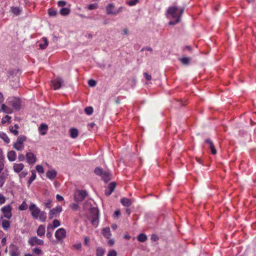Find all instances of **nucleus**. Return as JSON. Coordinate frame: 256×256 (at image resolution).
I'll use <instances>...</instances> for the list:
<instances>
[{"instance_id":"nucleus-3","label":"nucleus","mask_w":256,"mask_h":256,"mask_svg":"<svg viewBox=\"0 0 256 256\" xmlns=\"http://www.w3.org/2000/svg\"><path fill=\"white\" fill-rule=\"evenodd\" d=\"M26 137L24 136L20 135L17 138L16 141L14 144V148L17 150H23L24 145V142L26 141Z\"/></svg>"},{"instance_id":"nucleus-45","label":"nucleus","mask_w":256,"mask_h":256,"mask_svg":"<svg viewBox=\"0 0 256 256\" xmlns=\"http://www.w3.org/2000/svg\"><path fill=\"white\" fill-rule=\"evenodd\" d=\"M52 231H51V228L50 226H48L47 228V232H46V236L50 238L52 236Z\"/></svg>"},{"instance_id":"nucleus-1","label":"nucleus","mask_w":256,"mask_h":256,"mask_svg":"<svg viewBox=\"0 0 256 256\" xmlns=\"http://www.w3.org/2000/svg\"><path fill=\"white\" fill-rule=\"evenodd\" d=\"M184 11V8L178 9L176 6L170 7L167 10V16L169 18L174 19V20L170 21L168 24L174 25L180 22Z\"/></svg>"},{"instance_id":"nucleus-15","label":"nucleus","mask_w":256,"mask_h":256,"mask_svg":"<svg viewBox=\"0 0 256 256\" xmlns=\"http://www.w3.org/2000/svg\"><path fill=\"white\" fill-rule=\"evenodd\" d=\"M114 8V6L112 4H109L106 7V13L108 14H117L119 11H114L113 10Z\"/></svg>"},{"instance_id":"nucleus-21","label":"nucleus","mask_w":256,"mask_h":256,"mask_svg":"<svg viewBox=\"0 0 256 256\" xmlns=\"http://www.w3.org/2000/svg\"><path fill=\"white\" fill-rule=\"evenodd\" d=\"M120 202L124 206L128 207L132 205L131 200L127 198H122Z\"/></svg>"},{"instance_id":"nucleus-10","label":"nucleus","mask_w":256,"mask_h":256,"mask_svg":"<svg viewBox=\"0 0 256 256\" xmlns=\"http://www.w3.org/2000/svg\"><path fill=\"white\" fill-rule=\"evenodd\" d=\"M55 236L58 240L64 238L66 236V232L64 228H58L55 232Z\"/></svg>"},{"instance_id":"nucleus-23","label":"nucleus","mask_w":256,"mask_h":256,"mask_svg":"<svg viewBox=\"0 0 256 256\" xmlns=\"http://www.w3.org/2000/svg\"><path fill=\"white\" fill-rule=\"evenodd\" d=\"M0 138L2 139L6 144H9L10 142V139L8 137V135L4 132H0Z\"/></svg>"},{"instance_id":"nucleus-31","label":"nucleus","mask_w":256,"mask_h":256,"mask_svg":"<svg viewBox=\"0 0 256 256\" xmlns=\"http://www.w3.org/2000/svg\"><path fill=\"white\" fill-rule=\"evenodd\" d=\"M42 40L44 42V44H40L39 46L40 49L44 50L47 48L48 46V41L46 38H43Z\"/></svg>"},{"instance_id":"nucleus-18","label":"nucleus","mask_w":256,"mask_h":256,"mask_svg":"<svg viewBox=\"0 0 256 256\" xmlns=\"http://www.w3.org/2000/svg\"><path fill=\"white\" fill-rule=\"evenodd\" d=\"M102 234L104 238H110L112 236L110 228L106 227L104 228L102 230Z\"/></svg>"},{"instance_id":"nucleus-63","label":"nucleus","mask_w":256,"mask_h":256,"mask_svg":"<svg viewBox=\"0 0 256 256\" xmlns=\"http://www.w3.org/2000/svg\"><path fill=\"white\" fill-rule=\"evenodd\" d=\"M114 240L112 239H110L108 241V244L110 246H112L114 244Z\"/></svg>"},{"instance_id":"nucleus-34","label":"nucleus","mask_w":256,"mask_h":256,"mask_svg":"<svg viewBox=\"0 0 256 256\" xmlns=\"http://www.w3.org/2000/svg\"><path fill=\"white\" fill-rule=\"evenodd\" d=\"M147 240V236L146 234H140L138 236V240L140 242H144Z\"/></svg>"},{"instance_id":"nucleus-48","label":"nucleus","mask_w":256,"mask_h":256,"mask_svg":"<svg viewBox=\"0 0 256 256\" xmlns=\"http://www.w3.org/2000/svg\"><path fill=\"white\" fill-rule=\"evenodd\" d=\"M36 170L39 173H43L44 172L43 167L40 165H38L36 166Z\"/></svg>"},{"instance_id":"nucleus-12","label":"nucleus","mask_w":256,"mask_h":256,"mask_svg":"<svg viewBox=\"0 0 256 256\" xmlns=\"http://www.w3.org/2000/svg\"><path fill=\"white\" fill-rule=\"evenodd\" d=\"M28 243L31 246L40 245L42 246L44 244V241L38 238L36 236H33L30 238L28 240Z\"/></svg>"},{"instance_id":"nucleus-27","label":"nucleus","mask_w":256,"mask_h":256,"mask_svg":"<svg viewBox=\"0 0 256 256\" xmlns=\"http://www.w3.org/2000/svg\"><path fill=\"white\" fill-rule=\"evenodd\" d=\"M7 157L8 160H16V153L14 150H10L8 152Z\"/></svg>"},{"instance_id":"nucleus-57","label":"nucleus","mask_w":256,"mask_h":256,"mask_svg":"<svg viewBox=\"0 0 256 256\" xmlns=\"http://www.w3.org/2000/svg\"><path fill=\"white\" fill-rule=\"evenodd\" d=\"M116 217H118L120 215V210H116L114 212Z\"/></svg>"},{"instance_id":"nucleus-19","label":"nucleus","mask_w":256,"mask_h":256,"mask_svg":"<svg viewBox=\"0 0 256 256\" xmlns=\"http://www.w3.org/2000/svg\"><path fill=\"white\" fill-rule=\"evenodd\" d=\"M45 227L43 225H40L36 231L37 234L40 236H44L45 234Z\"/></svg>"},{"instance_id":"nucleus-26","label":"nucleus","mask_w":256,"mask_h":256,"mask_svg":"<svg viewBox=\"0 0 256 256\" xmlns=\"http://www.w3.org/2000/svg\"><path fill=\"white\" fill-rule=\"evenodd\" d=\"M70 12V9L67 8H62L60 10V14L63 16H68Z\"/></svg>"},{"instance_id":"nucleus-44","label":"nucleus","mask_w":256,"mask_h":256,"mask_svg":"<svg viewBox=\"0 0 256 256\" xmlns=\"http://www.w3.org/2000/svg\"><path fill=\"white\" fill-rule=\"evenodd\" d=\"M139 2V0H130L127 4L130 6H134L136 4Z\"/></svg>"},{"instance_id":"nucleus-42","label":"nucleus","mask_w":256,"mask_h":256,"mask_svg":"<svg viewBox=\"0 0 256 256\" xmlns=\"http://www.w3.org/2000/svg\"><path fill=\"white\" fill-rule=\"evenodd\" d=\"M57 14V11L56 10L50 8L48 10V14L50 16H54Z\"/></svg>"},{"instance_id":"nucleus-46","label":"nucleus","mask_w":256,"mask_h":256,"mask_svg":"<svg viewBox=\"0 0 256 256\" xmlns=\"http://www.w3.org/2000/svg\"><path fill=\"white\" fill-rule=\"evenodd\" d=\"M98 7V5L97 4H92L88 5V8L90 10H92L96 9Z\"/></svg>"},{"instance_id":"nucleus-28","label":"nucleus","mask_w":256,"mask_h":256,"mask_svg":"<svg viewBox=\"0 0 256 256\" xmlns=\"http://www.w3.org/2000/svg\"><path fill=\"white\" fill-rule=\"evenodd\" d=\"M48 129L47 125L42 124L39 127L40 132L42 134L44 135L46 134Z\"/></svg>"},{"instance_id":"nucleus-16","label":"nucleus","mask_w":256,"mask_h":256,"mask_svg":"<svg viewBox=\"0 0 256 256\" xmlns=\"http://www.w3.org/2000/svg\"><path fill=\"white\" fill-rule=\"evenodd\" d=\"M0 112H2L6 114H10L12 113L13 110L11 108H9L6 104H2L1 105V108L0 110Z\"/></svg>"},{"instance_id":"nucleus-41","label":"nucleus","mask_w":256,"mask_h":256,"mask_svg":"<svg viewBox=\"0 0 256 256\" xmlns=\"http://www.w3.org/2000/svg\"><path fill=\"white\" fill-rule=\"evenodd\" d=\"M180 60L184 64H188L190 62V59L188 58L184 57L181 58Z\"/></svg>"},{"instance_id":"nucleus-60","label":"nucleus","mask_w":256,"mask_h":256,"mask_svg":"<svg viewBox=\"0 0 256 256\" xmlns=\"http://www.w3.org/2000/svg\"><path fill=\"white\" fill-rule=\"evenodd\" d=\"M4 98L2 93L0 92V104H2L4 102Z\"/></svg>"},{"instance_id":"nucleus-47","label":"nucleus","mask_w":256,"mask_h":256,"mask_svg":"<svg viewBox=\"0 0 256 256\" xmlns=\"http://www.w3.org/2000/svg\"><path fill=\"white\" fill-rule=\"evenodd\" d=\"M44 206L46 208H50L52 206V200H48L44 203Z\"/></svg>"},{"instance_id":"nucleus-37","label":"nucleus","mask_w":256,"mask_h":256,"mask_svg":"<svg viewBox=\"0 0 256 256\" xmlns=\"http://www.w3.org/2000/svg\"><path fill=\"white\" fill-rule=\"evenodd\" d=\"M11 119V117L8 116V115H6V116L4 118H3L2 119V124H6V122H8V123H10V120Z\"/></svg>"},{"instance_id":"nucleus-61","label":"nucleus","mask_w":256,"mask_h":256,"mask_svg":"<svg viewBox=\"0 0 256 256\" xmlns=\"http://www.w3.org/2000/svg\"><path fill=\"white\" fill-rule=\"evenodd\" d=\"M151 239L154 241H156L158 240V237L156 235L154 234L152 236Z\"/></svg>"},{"instance_id":"nucleus-8","label":"nucleus","mask_w":256,"mask_h":256,"mask_svg":"<svg viewBox=\"0 0 256 256\" xmlns=\"http://www.w3.org/2000/svg\"><path fill=\"white\" fill-rule=\"evenodd\" d=\"M116 186V182H110L105 189V194L108 196H110L115 190Z\"/></svg>"},{"instance_id":"nucleus-13","label":"nucleus","mask_w":256,"mask_h":256,"mask_svg":"<svg viewBox=\"0 0 256 256\" xmlns=\"http://www.w3.org/2000/svg\"><path fill=\"white\" fill-rule=\"evenodd\" d=\"M92 212L94 214V216L91 220V222L93 226H96L98 224V211L96 210H92Z\"/></svg>"},{"instance_id":"nucleus-49","label":"nucleus","mask_w":256,"mask_h":256,"mask_svg":"<svg viewBox=\"0 0 256 256\" xmlns=\"http://www.w3.org/2000/svg\"><path fill=\"white\" fill-rule=\"evenodd\" d=\"M88 84L90 86L94 87L96 85V82L94 80H90L88 82Z\"/></svg>"},{"instance_id":"nucleus-56","label":"nucleus","mask_w":256,"mask_h":256,"mask_svg":"<svg viewBox=\"0 0 256 256\" xmlns=\"http://www.w3.org/2000/svg\"><path fill=\"white\" fill-rule=\"evenodd\" d=\"M70 208L73 210H76L78 209V204H70Z\"/></svg>"},{"instance_id":"nucleus-9","label":"nucleus","mask_w":256,"mask_h":256,"mask_svg":"<svg viewBox=\"0 0 256 256\" xmlns=\"http://www.w3.org/2000/svg\"><path fill=\"white\" fill-rule=\"evenodd\" d=\"M9 254L10 256H19L20 252L18 246L14 244H10L9 247Z\"/></svg>"},{"instance_id":"nucleus-2","label":"nucleus","mask_w":256,"mask_h":256,"mask_svg":"<svg viewBox=\"0 0 256 256\" xmlns=\"http://www.w3.org/2000/svg\"><path fill=\"white\" fill-rule=\"evenodd\" d=\"M29 210L32 216L36 220H38L42 222L46 221V213L41 210L34 204H31L29 206Z\"/></svg>"},{"instance_id":"nucleus-53","label":"nucleus","mask_w":256,"mask_h":256,"mask_svg":"<svg viewBox=\"0 0 256 256\" xmlns=\"http://www.w3.org/2000/svg\"><path fill=\"white\" fill-rule=\"evenodd\" d=\"M6 202L5 197L3 196V194H0V204H4Z\"/></svg>"},{"instance_id":"nucleus-7","label":"nucleus","mask_w":256,"mask_h":256,"mask_svg":"<svg viewBox=\"0 0 256 256\" xmlns=\"http://www.w3.org/2000/svg\"><path fill=\"white\" fill-rule=\"evenodd\" d=\"M86 190H80L78 194H76L74 196V200L76 202H81L86 198L87 196Z\"/></svg>"},{"instance_id":"nucleus-5","label":"nucleus","mask_w":256,"mask_h":256,"mask_svg":"<svg viewBox=\"0 0 256 256\" xmlns=\"http://www.w3.org/2000/svg\"><path fill=\"white\" fill-rule=\"evenodd\" d=\"M12 208L10 205L5 206L1 208V211L4 214V216L8 219H10L12 216Z\"/></svg>"},{"instance_id":"nucleus-32","label":"nucleus","mask_w":256,"mask_h":256,"mask_svg":"<svg viewBox=\"0 0 256 256\" xmlns=\"http://www.w3.org/2000/svg\"><path fill=\"white\" fill-rule=\"evenodd\" d=\"M36 174L34 170L32 171V175L28 181V186L30 185L32 182L36 179Z\"/></svg>"},{"instance_id":"nucleus-39","label":"nucleus","mask_w":256,"mask_h":256,"mask_svg":"<svg viewBox=\"0 0 256 256\" xmlns=\"http://www.w3.org/2000/svg\"><path fill=\"white\" fill-rule=\"evenodd\" d=\"M104 172L102 170V168H100L99 167L96 168L94 170V173L98 175V176H102V174H103Z\"/></svg>"},{"instance_id":"nucleus-64","label":"nucleus","mask_w":256,"mask_h":256,"mask_svg":"<svg viewBox=\"0 0 256 256\" xmlns=\"http://www.w3.org/2000/svg\"><path fill=\"white\" fill-rule=\"evenodd\" d=\"M89 238L88 237H85L84 238V244L87 245L88 242H89Z\"/></svg>"},{"instance_id":"nucleus-35","label":"nucleus","mask_w":256,"mask_h":256,"mask_svg":"<svg viewBox=\"0 0 256 256\" xmlns=\"http://www.w3.org/2000/svg\"><path fill=\"white\" fill-rule=\"evenodd\" d=\"M104 254V250L101 247H98L96 250V256H103Z\"/></svg>"},{"instance_id":"nucleus-6","label":"nucleus","mask_w":256,"mask_h":256,"mask_svg":"<svg viewBox=\"0 0 256 256\" xmlns=\"http://www.w3.org/2000/svg\"><path fill=\"white\" fill-rule=\"evenodd\" d=\"M62 211V206H58L55 208H54L50 210L49 212V218L50 219H52L54 218L57 217L58 214Z\"/></svg>"},{"instance_id":"nucleus-58","label":"nucleus","mask_w":256,"mask_h":256,"mask_svg":"<svg viewBox=\"0 0 256 256\" xmlns=\"http://www.w3.org/2000/svg\"><path fill=\"white\" fill-rule=\"evenodd\" d=\"M56 200L60 202V201H62L63 200H64V198L62 196H60V194H58L56 196Z\"/></svg>"},{"instance_id":"nucleus-51","label":"nucleus","mask_w":256,"mask_h":256,"mask_svg":"<svg viewBox=\"0 0 256 256\" xmlns=\"http://www.w3.org/2000/svg\"><path fill=\"white\" fill-rule=\"evenodd\" d=\"M72 247L76 250H79L82 248V244H81V243L78 242V243L74 244L72 246Z\"/></svg>"},{"instance_id":"nucleus-17","label":"nucleus","mask_w":256,"mask_h":256,"mask_svg":"<svg viewBox=\"0 0 256 256\" xmlns=\"http://www.w3.org/2000/svg\"><path fill=\"white\" fill-rule=\"evenodd\" d=\"M56 174H57V172H56V170H48L46 172V177L48 178H49L51 180H52L56 178Z\"/></svg>"},{"instance_id":"nucleus-62","label":"nucleus","mask_w":256,"mask_h":256,"mask_svg":"<svg viewBox=\"0 0 256 256\" xmlns=\"http://www.w3.org/2000/svg\"><path fill=\"white\" fill-rule=\"evenodd\" d=\"M4 159V154L1 148H0V160H2Z\"/></svg>"},{"instance_id":"nucleus-14","label":"nucleus","mask_w":256,"mask_h":256,"mask_svg":"<svg viewBox=\"0 0 256 256\" xmlns=\"http://www.w3.org/2000/svg\"><path fill=\"white\" fill-rule=\"evenodd\" d=\"M205 142L208 144V148L210 149L211 152L213 154H215L216 153V150L215 149L212 140L210 139H206L205 140Z\"/></svg>"},{"instance_id":"nucleus-36","label":"nucleus","mask_w":256,"mask_h":256,"mask_svg":"<svg viewBox=\"0 0 256 256\" xmlns=\"http://www.w3.org/2000/svg\"><path fill=\"white\" fill-rule=\"evenodd\" d=\"M26 160H36V158L34 154L31 152H28L26 154Z\"/></svg>"},{"instance_id":"nucleus-55","label":"nucleus","mask_w":256,"mask_h":256,"mask_svg":"<svg viewBox=\"0 0 256 256\" xmlns=\"http://www.w3.org/2000/svg\"><path fill=\"white\" fill-rule=\"evenodd\" d=\"M144 76L145 78L147 80H150L152 78V76L150 75L147 72H144Z\"/></svg>"},{"instance_id":"nucleus-50","label":"nucleus","mask_w":256,"mask_h":256,"mask_svg":"<svg viewBox=\"0 0 256 256\" xmlns=\"http://www.w3.org/2000/svg\"><path fill=\"white\" fill-rule=\"evenodd\" d=\"M33 252L38 255H39L42 253L41 249L38 248H34L33 249Z\"/></svg>"},{"instance_id":"nucleus-22","label":"nucleus","mask_w":256,"mask_h":256,"mask_svg":"<svg viewBox=\"0 0 256 256\" xmlns=\"http://www.w3.org/2000/svg\"><path fill=\"white\" fill-rule=\"evenodd\" d=\"M78 130L76 128H71L70 130V136L72 138H75L78 136Z\"/></svg>"},{"instance_id":"nucleus-4","label":"nucleus","mask_w":256,"mask_h":256,"mask_svg":"<svg viewBox=\"0 0 256 256\" xmlns=\"http://www.w3.org/2000/svg\"><path fill=\"white\" fill-rule=\"evenodd\" d=\"M8 104L11 105L14 110H18L20 109L21 106V102L19 98L11 97L9 98L8 99Z\"/></svg>"},{"instance_id":"nucleus-20","label":"nucleus","mask_w":256,"mask_h":256,"mask_svg":"<svg viewBox=\"0 0 256 256\" xmlns=\"http://www.w3.org/2000/svg\"><path fill=\"white\" fill-rule=\"evenodd\" d=\"M101 176L102 180L106 182H107L111 179L110 174L108 172H104Z\"/></svg>"},{"instance_id":"nucleus-29","label":"nucleus","mask_w":256,"mask_h":256,"mask_svg":"<svg viewBox=\"0 0 256 256\" xmlns=\"http://www.w3.org/2000/svg\"><path fill=\"white\" fill-rule=\"evenodd\" d=\"M24 166L22 164H14V170L16 172H20L23 168Z\"/></svg>"},{"instance_id":"nucleus-59","label":"nucleus","mask_w":256,"mask_h":256,"mask_svg":"<svg viewBox=\"0 0 256 256\" xmlns=\"http://www.w3.org/2000/svg\"><path fill=\"white\" fill-rule=\"evenodd\" d=\"M26 175H27L26 172H22L20 174V177L21 178H24Z\"/></svg>"},{"instance_id":"nucleus-54","label":"nucleus","mask_w":256,"mask_h":256,"mask_svg":"<svg viewBox=\"0 0 256 256\" xmlns=\"http://www.w3.org/2000/svg\"><path fill=\"white\" fill-rule=\"evenodd\" d=\"M66 4V2L64 0H60L58 2V6L62 7L64 6Z\"/></svg>"},{"instance_id":"nucleus-40","label":"nucleus","mask_w":256,"mask_h":256,"mask_svg":"<svg viewBox=\"0 0 256 256\" xmlns=\"http://www.w3.org/2000/svg\"><path fill=\"white\" fill-rule=\"evenodd\" d=\"M84 112L88 115H90L93 112V108L91 106L86 107L84 109Z\"/></svg>"},{"instance_id":"nucleus-38","label":"nucleus","mask_w":256,"mask_h":256,"mask_svg":"<svg viewBox=\"0 0 256 256\" xmlns=\"http://www.w3.org/2000/svg\"><path fill=\"white\" fill-rule=\"evenodd\" d=\"M11 11L13 14L16 15H18L20 12V8L18 7L11 8Z\"/></svg>"},{"instance_id":"nucleus-43","label":"nucleus","mask_w":256,"mask_h":256,"mask_svg":"<svg viewBox=\"0 0 256 256\" xmlns=\"http://www.w3.org/2000/svg\"><path fill=\"white\" fill-rule=\"evenodd\" d=\"M28 208V205L25 202H23L22 204L19 206V210H24Z\"/></svg>"},{"instance_id":"nucleus-52","label":"nucleus","mask_w":256,"mask_h":256,"mask_svg":"<svg viewBox=\"0 0 256 256\" xmlns=\"http://www.w3.org/2000/svg\"><path fill=\"white\" fill-rule=\"evenodd\" d=\"M108 256H117L116 252L114 250H110L108 252Z\"/></svg>"},{"instance_id":"nucleus-24","label":"nucleus","mask_w":256,"mask_h":256,"mask_svg":"<svg viewBox=\"0 0 256 256\" xmlns=\"http://www.w3.org/2000/svg\"><path fill=\"white\" fill-rule=\"evenodd\" d=\"M60 226V222L59 220H53L52 222V224H50L48 225V226H50V228H51V231H53V230L59 226Z\"/></svg>"},{"instance_id":"nucleus-11","label":"nucleus","mask_w":256,"mask_h":256,"mask_svg":"<svg viewBox=\"0 0 256 256\" xmlns=\"http://www.w3.org/2000/svg\"><path fill=\"white\" fill-rule=\"evenodd\" d=\"M52 85L54 90L59 89L64 83L62 80L58 77L56 79L52 81Z\"/></svg>"},{"instance_id":"nucleus-33","label":"nucleus","mask_w":256,"mask_h":256,"mask_svg":"<svg viewBox=\"0 0 256 256\" xmlns=\"http://www.w3.org/2000/svg\"><path fill=\"white\" fill-rule=\"evenodd\" d=\"M6 178V176L4 173H2L0 174V188L4 184Z\"/></svg>"},{"instance_id":"nucleus-30","label":"nucleus","mask_w":256,"mask_h":256,"mask_svg":"<svg viewBox=\"0 0 256 256\" xmlns=\"http://www.w3.org/2000/svg\"><path fill=\"white\" fill-rule=\"evenodd\" d=\"M2 226L4 230H7L10 226V222L8 220H3L2 221Z\"/></svg>"},{"instance_id":"nucleus-25","label":"nucleus","mask_w":256,"mask_h":256,"mask_svg":"<svg viewBox=\"0 0 256 256\" xmlns=\"http://www.w3.org/2000/svg\"><path fill=\"white\" fill-rule=\"evenodd\" d=\"M18 126L17 124H14V126H11L10 127V132L14 134V136H17L18 134Z\"/></svg>"}]
</instances>
